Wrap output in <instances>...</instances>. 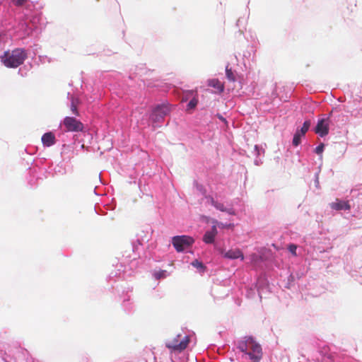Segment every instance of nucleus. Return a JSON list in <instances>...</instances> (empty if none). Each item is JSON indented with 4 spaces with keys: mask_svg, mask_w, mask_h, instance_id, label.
<instances>
[{
    "mask_svg": "<svg viewBox=\"0 0 362 362\" xmlns=\"http://www.w3.org/2000/svg\"><path fill=\"white\" fill-rule=\"evenodd\" d=\"M238 349L249 356L252 362H259L262 358V348L252 337L247 338L238 344Z\"/></svg>",
    "mask_w": 362,
    "mask_h": 362,
    "instance_id": "1",
    "label": "nucleus"
},
{
    "mask_svg": "<svg viewBox=\"0 0 362 362\" xmlns=\"http://www.w3.org/2000/svg\"><path fill=\"white\" fill-rule=\"evenodd\" d=\"M26 58L25 51L21 48H16L12 51L5 52L1 57V61L8 68H16L21 65Z\"/></svg>",
    "mask_w": 362,
    "mask_h": 362,
    "instance_id": "2",
    "label": "nucleus"
},
{
    "mask_svg": "<svg viewBox=\"0 0 362 362\" xmlns=\"http://www.w3.org/2000/svg\"><path fill=\"white\" fill-rule=\"evenodd\" d=\"M189 343V337L187 335L182 336L181 334H177L172 339H168L165 342V346L171 351L181 352L185 350Z\"/></svg>",
    "mask_w": 362,
    "mask_h": 362,
    "instance_id": "3",
    "label": "nucleus"
},
{
    "mask_svg": "<svg viewBox=\"0 0 362 362\" xmlns=\"http://www.w3.org/2000/svg\"><path fill=\"white\" fill-rule=\"evenodd\" d=\"M170 112V108L168 105L162 104L156 106L150 116V119L152 122L154 127L161 123L166 115Z\"/></svg>",
    "mask_w": 362,
    "mask_h": 362,
    "instance_id": "4",
    "label": "nucleus"
},
{
    "mask_svg": "<svg viewBox=\"0 0 362 362\" xmlns=\"http://www.w3.org/2000/svg\"><path fill=\"white\" fill-rule=\"evenodd\" d=\"M194 243V238L189 235H177L172 238V244L178 252L189 248Z\"/></svg>",
    "mask_w": 362,
    "mask_h": 362,
    "instance_id": "5",
    "label": "nucleus"
},
{
    "mask_svg": "<svg viewBox=\"0 0 362 362\" xmlns=\"http://www.w3.org/2000/svg\"><path fill=\"white\" fill-rule=\"evenodd\" d=\"M62 125L64 127L66 132H81L84 130L83 124L74 117H65Z\"/></svg>",
    "mask_w": 362,
    "mask_h": 362,
    "instance_id": "6",
    "label": "nucleus"
},
{
    "mask_svg": "<svg viewBox=\"0 0 362 362\" xmlns=\"http://www.w3.org/2000/svg\"><path fill=\"white\" fill-rule=\"evenodd\" d=\"M315 132L320 136L323 137L329 133L328 121L325 119H320L315 127Z\"/></svg>",
    "mask_w": 362,
    "mask_h": 362,
    "instance_id": "7",
    "label": "nucleus"
},
{
    "mask_svg": "<svg viewBox=\"0 0 362 362\" xmlns=\"http://www.w3.org/2000/svg\"><path fill=\"white\" fill-rule=\"evenodd\" d=\"M221 254L223 255V257L228 258L230 259H235L238 258H240L241 260L244 259V255L242 251L240 249L235 248V249H230L226 252H224L223 250L221 251Z\"/></svg>",
    "mask_w": 362,
    "mask_h": 362,
    "instance_id": "8",
    "label": "nucleus"
},
{
    "mask_svg": "<svg viewBox=\"0 0 362 362\" xmlns=\"http://www.w3.org/2000/svg\"><path fill=\"white\" fill-rule=\"evenodd\" d=\"M218 234L216 225H214L210 230H207L203 236V241L206 244H211L214 242Z\"/></svg>",
    "mask_w": 362,
    "mask_h": 362,
    "instance_id": "9",
    "label": "nucleus"
},
{
    "mask_svg": "<svg viewBox=\"0 0 362 362\" xmlns=\"http://www.w3.org/2000/svg\"><path fill=\"white\" fill-rule=\"evenodd\" d=\"M331 208L334 210H349L351 209V206L347 201H341L338 199H336V202H332L331 204Z\"/></svg>",
    "mask_w": 362,
    "mask_h": 362,
    "instance_id": "10",
    "label": "nucleus"
},
{
    "mask_svg": "<svg viewBox=\"0 0 362 362\" xmlns=\"http://www.w3.org/2000/svg\"><path fill=\"white\" fill-rule=\"evenodd\" d=\"M42 142L47 147L53 146L56 143L54 134L51 132L44 134L42 136Z\"/></svg>",
    "mask_w": 362,
    "mask_h": 362,
    "instance_id": "11",
    "label": "nucleus"
},
{
    "mask_svg": "<svg viewBox=\"0 0 362 362\" xmlns=\"http://www.w3.org/2000/svg\"><path fill=\"white\" fill-rule=\"evenodd\" d=\"M208 85L211 87L216 88L219 93L223 92L224 90L223 83L216 78L209 80L208 81Z\"/></svg>",
    "mask_w": 362,
    "mask_h": 362,
    "instance_id": "12",
    "label": "nucleus"
},
{
    "mask_svg": "<svg viewBox=\"0 0 362 362\" xmlns=\"http://www.w3.org/2000/svg\"><path fill=\"white\" fill-rule=\"evenodd\" d=\"M78 105H79V100L74 97H71V98L70 109H71L72 113L76 116H79V115H80L79 111L78 110Z\"/></svg>",
    "mask_w": 362,
    "mask_h": 362,
    "instance_id": "13",
    "label": "nucleus"
},
{
    "mask_svg": "<svg viewBox=\"0 0 362 362\" xmlns=\"http://www.w3.org/2000/svg\"><path fill=\"white\" fill-rule=\"evenodd\" d=\"M206 199L209 203L213 205L216 209L223 212L227 211V209L225 207L223 204L218 202L217 201L214 200V199L212 197H207Z\"/></svg>",
    "mask_w": 362,
    "mask_h": 362,
    "instance_id": "14",
    "label": "nucleus"
},
{
    "mask_svg": "<svg viewBox=\"0 0 362 362\" xmlns=\"http://www.w3.org/2000/svg\"><path fill=\"white\" fill-rule=\"evenodd\" d=\"M214 225H216V227L218 226L221 228H233L234 224L233 223H223L222 222H218L217 220H214L213 221Z\"/></svg>",
    "mask_w": 362,
    "mask_h": 362,
    "instance_id": "15",
    "label": "nucleus"
},
{
    "mask_svg": "<svg viewBox=\"0 0 362 362\" xmlns=\"http://www.w3.org/2000/svg\"><path fill=\"white\" fill-rule=\"evenodd\" d=\"M303 136H304V135H301L298 130H297L293 136V145L295 146H298L300 144L301 138Z\"/></svg>",
    "mask_w": 362,
    "mask_h": 362,
    "instance_id": "16",
    "label": "nucleus"
},
{
    "mask_svg": "<svg viewBox=\"0 0 362 362\" xmlns=\"http://www.w3.org/2000/svg\"><path fill=\"white\" fill-rule=\"evenodd\" d=\"M310 126V120H306L304 122L303 127L298 132L300 133L301 135H305V133L308 131L309 127Z\"/></svg>",
    "mask_w": 362,
    "mask_h": 362,
    "instance_id": "17",
    "label": "nucleus"
},
{
    "mask_svg": "<svg viewBox=\"0 0 362 362\" xmlns=\"http://www.w3.org/2000/svg\"><path fill=\"white\" fill-rule=\"evenodd\" d=\"M167 272L165 270H160L158 272H155L153 273V276L156 279L159 280L160 279H164L167 276Z\"/></svg>",
    "mask_w": 362,
    "mask_h": 362,
    "instance_id": "18",
    "label": "nucleus"
},
{
    "mask_svg": "<svg viewBox=\"0 0 362 362\" xmlns=\"http://www.w3.org/2000/svg\"><path fill=\"white\" fill-rule=\"evenodd\" d=\"M226 74L227 78L230 81H235V76L232 71L230 69H228V66H226Z\"/></svg>",
    "mask_w": 362,
    "mask_h": 362,
    "instance_id": "19",
    "label": "nucleus"
},
{
    "mask_svg": "<svg viewBox=\"0 0 362 362\" xmlns=\"http://www.w3.org/2000/svg\"><path fill=\"white\" fill-rule=\"evenodd\" d=\"M198 103V99L196 97H194L187 105V110L190 109H194Z\"/></svg>",
    "mask_w": 362,
    "mask_h": 362,
    "instance_id": "20",
    "label": "nucleus"
},
{
    "mask_svg": "<svg viewBox=\"0 0 362 362\" xmlns=\"http://www.w3.org/2000/svg\"><path fill=\"white\" fill-rule=\"evenodd\" d=\"M288 250L293 255H294V256L296 255L297 246L296 245H293V244L289 245L288 247Z\"/></svg>",
    "mask_w": 362,
    "mask_h": 362,
    "instance_id": "21",
    "label": "nucleus"
},
{
    "mask_svg": "<svg viewBox=\"0 0 362 362\" xmlns=\"http://www.w3.org/2000/svg\"><path fill=\"white\" fill-rule=\"evenodd\" d=\"M27 1L28 0H12L13 4L16 6H21Z\"/></svg>",
    "mask_w": 362,
    "mask_h": 362,
    "instance_id": "22",
    "label": "nucleus"
},
{
    "mask_svg": "<svg viewBox=\"0 0 362 362\" xmlns=\"http://www.w3.org/2000/svg\"><path fill=\"white\" fill-rule=\"evenodd\" d=\"M192 264L194 267H197V268H201V269H203L204 268V264H202V262H199L198 260H194L192 262Z\"/></svg>",
    "mask_w": 362,
    "mask_h": 362,
    "instance_id": "23",
    "label": "nucleus"
},
{
    "mask_svg": "<svg viewBox=\"0 0 362 362\" xmlns=\"http://www.w3.org/2000/svg\"><path fill=\"white\" fill-rule=\"evenodd\" d=\"M324 144H320L319 146H317L316 148H315V153L317 154H321L322 152H323V150H324Z\"/></svg>",
    "mask_w": 362,
    "mask_h": 362,
    "instance_id": "24",
    "label": "nucleus"
},
{
    "mask_svg": "<svg viewBox=\"0 0 362 362\" xmlns=\"http://www.w3.org/2000/svg\"><path fill=\"white\" fill-rule=\"evenodd\" d=\"M226 212H228L229 214L235 215V211L233 209H227Z\"/></svg>",
    "mask_w": 362,
    "mask_h": 362,
    "instance_id": "25",
    "label": "nucleus"
},
{
    "mask_svg": "<svg viewBox=\"0 0 362 362\" xmlns=\"http://www.w3.org/2000/svg\"><path fill=\"white\" fill-rule=\"evenodd\" d=\"M218 118H219L221 120L224 121V122L226 121V119L223 117V116H221V115H218Z\"/></svg>",
    "mask_w": 362,
    "mask_h": 362,
    "instance_id": "26",
    "label": "nucleus"
}]
</instances>
